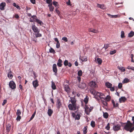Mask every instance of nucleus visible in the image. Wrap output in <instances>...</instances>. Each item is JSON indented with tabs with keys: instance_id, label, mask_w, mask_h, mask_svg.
I'll return each instance as SVG.
<instances>
[{
	"instance_id": "16",
	"label": "nucleus",
	"mask_w": 134,
	"mask_h": 134,
	"mask_svg": "<svg viewBox=\"0 0 134 134\" xmlns=\"http://www.w3.org/2000/svg\"><path fill=\"white\" fill-rule=\"evenodd\" d=\"M6 5L5 3V2H2L0 4V9L1 10H3L4 7Z\"/></svg>"
},
{
	"instance_id": "9",
	"label": "nucleus",
	"mask_w": 134,
	"mask_h": 134,
	"mask_svg": "<svg viewBox=\"0 0 134 134\" xmlns=\"http://www.w3.org/2000/svg\"><path fill=\"white\" fill-rule=\"evenodd\" d=\"M120 128V125L118 124L117 125H114L113 126V129L114 131H118L119 130Z\"/></svg>"
},
{
	"instance_id": "42",
	"label": "nucleus",
	"mask_w": 134,
	"mask_h": 134,
	"mask_svg": "<svg viewBox=\"0 0 134 134\" xmlns=\"http://www.w3.org/2000/svg\"><path fill=\"white\" fill-rule=\"evenodd\" d=\"M13 5L15 7H16L17 9H20V7L18 5H17L15 3H13Z\"/></svg>"
},
{
	"instance_id": "18",
	"label": "nucleus",
	"mask_w": 134,
	"mask_h": 134,
	"mask_svg": "<svg viewBox=\"0 0 134 134\" xmlns=\"http://www.w3.org/2000/svg\"><path fill=\"white\" fill-rule=\"evenodd\" d=\"M105 85L106 87L109 88L111 87L112 86V84L108 82H106Z\"/></svg>"
},
{
	"instance_id": "20",
	"label": "nucleus",
	"mask_w": 134,
	"mask_h": 134,
	"mask_svg": "<svg viewBox=\"0 0 134 134\" xmlns=\"http://www.w3.org/2000/svg\"><path fill=\"white\" fill-rule=\"evenodd\" d=\"M64 88L65 91L67 92H68L70 90V88L68 85H66L64 86Z\"/></svg>"
},
{
	"instance_id": "7",
	"label": "nucleus",
	"mask_w": 134,
	"mask_h": 134,
	"mask_svg": "<svg viewBox=\"0 0 134 134\" xmlns=\"http://www.w3.org/2000/svg\"><path fill=\"white\" fill-rule=\"evenodd\" d=\"M32 29L34 32L36 33L39 32V30L34 25H32Z\"/></svg>"
},
{
	"instance_id": "44",
	"label": "nucleus",
	"mask_w": 134,
	"mask_h": 134,
	"mask_svg": "<svg viewBox=\"0 0 134 134\" xmlns=\"http://www.w3.org/2000/svg\"><path fill=\"white\" fill-rule=\"evenodd\" d=\"M62 40L65 42H67L68 41V39L66 37H63L62 38Z\"/></svg>"
},
{
	"instance_id": "25",
	"label": "nucleus",
	"mask_w": 134,
	"mask_h": 134,
	"mask_svg": "<svg viewBox=\"0 0 134 134\" xmlns=\"http://www.w3.org/2000/svg\"><path fill=\"white\" fill-rule=\"evenodd\" d=\"M129 80L127 78H126L122 81L123 83H126L129 82Z\"/></svg>"
},
{
	"instance_id": "55",
	"label": "nucleus",
	"mask_w": 134,
	"mask_h": 134,
	"mask_svg": "<svg viewBox=\"0 0 134 134\" xmlns=\"http://www.w3.org/2000/svg\"><path fill=\"white\" fill-rule=\"evenodd\" d=\"M52 0H46V3L48 4H51V3H50L51 2H52Z\"/></svg>"
},
{
	"instance_id": "40",
	"label": "nucleus",
	"mask_w": 134,
	"mask_h": 134,
	"mask_svg": "<svg viewBox=\"0 0 134 134\" xmlns=\"http://www.w3.org/2000/svg\"><path fill=\"white\" fill-rule=\"evenodd\" d=\"M78 75L79 76H81L82 75V72L81 70H80L78 71Z\"/></svg>"
},
{
	"instance_id": "5",
	"label": "nucleus",
	"mask_w": 134,
	"mask_h": 134,
	"mask_svg": "<svg viewBox=\"0 0 134 134\" xmlns=\"http://www.w3.org/2000/svg\"><path fill=\"white\" fill-rule=\"evenodd\" d=\"M89 85L92 87L95 88L97 87L95 81H92L89 83Z\"/></svg>"
},
{
	"instance_id": "4",
	"label": "nucleus",
	"mask_w": 134,
	"mask_h": 134,
	"mask_svg": "<svg viewBox=\"0 0 134 134\" xmlns=\"http://www.w3.org/2000/svg\"><path fill=\"white\" fill-rule=\"evenodd\" d=\"M9 85L10 88L12 89H14L16 88L15 84L13 81H11L10 82Z\"/></svg>"
},
{
	"instance_id": "19",
	"label": "nucleus",
	"mask_w": 134,
	"mask_h": 134,
	"mask_svg": "<svg viewBox=\"0 0 134 134\" xmlns=\"http://www.w3.org/2000/svg\"><path fill=\"white\" fill-rule=\"evenodd\" d=\"M80 59L82 62H86L87 60V58L86 57H81L80 58Z\"/></svg>"
},
{
	"instance_id": "8",
	"label": "nucleus",
	"mask_w": 134,
	"mask_h": 134,
	"mask_svg": "<svg viewBox=\"0 0 134 134\" xmlns=\"http://www.w3.org/2000/svg\"><path fill=\"white\" fill-rule=\"evenodd\" d=\"M90 91L91 93L94 95L95 96V97L96 98V96L97 95V93L98 92H96L92 88H91L90 89Z\"/></svg>"
},
{
	"instance_id": "43",
	"label": "nucleus",
	"mask_w": 134,
	"mask_h": 134,
	"mask_svg": "<svg viewBox=\"0 0 134 134\" xmlns=\"http://www.w3.org/2000/svg\"><path fill=\"white\" fill-rule=\"evenodd\" d=\"M110 99V97L108 95L107 96L106 98V101H109Z\"/></svg>"
},
{
	"instance_id": "47",
	"label": "nucleus",
	"mask_w": 134,
	"mask_h": 134,
	"mask_svg": "<svg viewBox=\"0 0 134 134\" xmlns=\"http://www.w3.org/2000/svg\"><path fill=\"white\" fill-rule=\"evenodd\" d=\"M116 51L115 50H114V51H111L110 52V54L111 55H112L115 53H116Z\"/></svg>"
},
{
	"instance_id": "50",
	"label": "nucleus",
	"mask_w": 134,
	"mask_h": 134,
	"mask_svg": "<svg viewBox=\"0 0 134 134\" xmlns=\"http://www.w3.org/2000/svg\"><path fill=\"white\" fill-rule=\"evenodd\" d=\"M109 47V45L108 44H104V47L103 48H104L105 49H107Z\"/></svg>"
},
{
	"instance_id": "62",
	"label": "nucleus",
	"mask_w": 134,
	"mask_h": 134,
	"mask_svg": "<svg viewBox=\"0 0 134 134\" xmlns=\"http://www.w3.org/2000/svg\"><path fill=\"white\" fill-rule=\"evenodd\" d=\"M30 1L33 4H35V0H30Z\"/></svg>"
},
{
	"instance_id": "21",
	"label": "nucleus",
	"mask_w": 134,
	"mask_h": 134,
	"mask_svg": "<svg viewBox=\"0 0 134 134\" xmlns=\"http://www.w3.org/2000/svg\"><path fill=\"white\" fill-rule=\"evenodd\" d=\"M80 113H77L76 115L75 119L79 120L80 119Z\"/></svg>"
},
{
	"instance_id": "33",
	"label": "nucleus",
	"mask_w": 134,
	"mask_h": 134,
	"mask_svg": "<svg viewBox=\"0 0 134 134\" xmlns=\"http://www.w3.org/2000/svg\"><path fill=\"white\" fill-rule=\"evenodd\" d=\"M49 52L51 53H52L53 54H54L55 53V51L52 48H51L49 49Z\"/></svg>"
},
{
	"instance_id": "11",
	"label": "nucleus",
	"mask_w": 134,
	"mask_h": 134,
	"mask_svg": "<svg viewBox=\"0 0 134 134\" xmlns=\"http://www.w3.org/2000/svg\"><path fill=\"white\" fill-rule=\"evenodd\" d=\"M53 71L55 73V75H56L57 71V65L55 64H54L53 65Z\"/></svg>"
},
{
	"instance_id": "35",
	"label": "nucleus",
	"mask_w": 134,
	"mask_h": 134,
	"mask_svg": "<svg viewBox=\"0 0 134 134\" xmlns=\"http://www.w3.org/2000/svg\"><path fill=\"white\" fill-rule=\"evenodd\" d=\"M11 127V125L9 124H8L7 125V130L8 131H9Z\"/></svg>"
},
{
	"instance_id": "46",
	"label": "nucleus",
	"mask_w": 134,
	"mask_h": 134,
	"mask_svg": "<svg viewBox=\"0 0 134 134\" xmlns=\"http://www.w3.org/2000/svg\"><path fill=\"white\" fill-rule=\"evenodd\" d=\"M53 4L55 7H57L58 5V3L57 2L54 1L53 2Z\"/></svg>"
},
{
	"instance_id": "60",
	"label": "nucleus",
	"mask_w": 134,
	"mask_h": 134,
	"mask_svg": "<svg viewBox=\"0 0 134 134\" xmlns=\"http://www.w3.org/2000/svg\"><path fill=\"white\" fill-rule=\"evenodd\" d=\"M110 91H113L115 90V88L113 87H110Z\"/></svg>"
},
{
	"instance_id": "53",
	"label": "nucleus",
	"mask_w": 134,
	"mask_h": 134,
	"mask_svg": "<svg viewBox=\"0 0 134 134\" xmlns=\"http://www.w3.org/2000/svg\"><path fill=\"white\" fill-rule=\"evenodd\" d=\"M122 87V84L121 83H119L118 85V87L119 88L121 89Z\"/></svg>"
},
{
	"instance_id": "14",
	"label": "nucleus",
	"mask_w": 134,
	"mask_h": 134,
	"mask_svg": "<svg viewBox=\"0 0 134 134\" xmlns=\"http://www.w3.org/2000/svg\"><path fill=\"white\" fill-rule=\"evenodd\" d=\"M32 84L34 87L36 88L38 85V81L36 80L34 81H33L32 82Z\"/></svg>"
},
{
	"instance_id": "39",
	"label": "nucleus",
	"mask_w": 134,
	"mask_h": 134,
	"mask_svg": "<svg viewBox=\"0 0 134 134\" xmlns=\"http://www.w3.org/2000/svg\"><path fill=\"white\" fill-rule=\"evenodd\" d=\"M21 114V112L20 110L19 109L17 110L16 113V115H20Z\"/></svg>"
},
{
	"instance_id": "64",
	"label": "nucleus",
	"mask_w": 134,
	"mask_h": 134,
	"mask_svg": "<svg viewBox=\"0 0 134 134\" xmlns=\"http://www.w3.org/2000/svg\"><path fill=\"white\" fill-rule=\"evenodd\" d=\"M34 116L33 115H32L31 117L30 118V120H29V121H30L32 119L34 118Z\"/></svg>"
},
{
	"instance_id": "48",
	"label": "nucleus",
	"mask_w": 134,
	"mask_h": 134,
	"mask_svg": "<svg viewBox=\"0 0 134 134\" xmlns=\"http://www.w3.org/2000/svg\"><path fill=\"white\" fill-rule=\"evenodd\" d=\"M110 124L109 123H108L107 126L105 127V129L107 130H109L110 129Z\"/></svg>"
},
{
	"instance_id": "22",
	"label": "nucleus",
	"mask_w": 134,
	"mask_h": 134,
	"mask_svg": "<svg viewBox=\"0 0 134 134\" xmlns=\"http://www.w3.org/2000/svg\"><path fill=\"white\" fill-rule=\"evenodd\" d=\"M62 60L60 59H59L58 62L57 63V65L59 67H61L62 65Z\"/></svg>"
},
{
	"instance_id": "54",
	"label": "nucleus",
	"mask_w": 134,
	"mask_h": 134,
	"mask_svg": "<svg viewBox=\"0 0 134 134\" xmlns=\"http://www.w3.org/2000/svg\"><path fill=\"white\" fill-rule=\"evenodd\" d=\"M127 68L129 69H131L133 70H134V67H131L130 66H128Z\"/></svg>"
},
{
	"instance_id": "6",
	"label": "nucleus",
	"mask_w": 134,
	"mask_h": 134,
	"mask_svg": "<svg viewBox=\"0 0 134 134\" xmlns=\"http://www.w3.org/2000/svg\"><path fill=\"white\" fill-rule=\"evenodd\" d=\"M97 96H98L102 100L104 99L105 98L104 95L102 93H97Z\"/></svg>"
},
{
	"instance_id": "3",
	"label": "nucleus",
	"mask_w": 134,
	"mask_h": 134,
	"mask_svg": "<svg viewBox=\"0 0 134 134\" xmlns=\"http://www.w3.org/2000/svg\"><path fill=\"white\" fill-rule=\"evenodd\" d=\"M92 107H90V105H85V111L87 114H89V113L93 109Z\"/></svg>"
},
{
	"instance_id": "29",
	"label": "nucleus",
	"mask_w": 134,
	"mask_h": 134,
	"mask_svg": "<svg viewBox=\"0 0 134 134\" xmlns=\"http://www.w3.org/2000/svg\"><path fill=\"white\" fill-rule=\"evenodd\" d=\"M52 88L53 90L56 89V87L54 82H52Z\"/></svg>"
},
{
	"instance_id": "37",
	"label": "nucleus",
	"mask_w": 134,
	"mask_h": 134,
	"mask_svg": "<svg viewBox=\"0 0 134 134\" xmlns=\"http://www.w3.org/2000/svg\"><path fill=\"white\" fill-rule=\"evenodd\" d=\"M91 126L94 127L95 126V122L93 121H92L91 123Z\"/></svg>"
},
{
	"instance_id": "17",
	"label": "nucleus",
	"mask_w": 134,
	"mask_h": 134,
	"mask_svg": "<svg viewBox=\"0 0 134 134\" xmlns=\"http://www.w3.org/2000/svg\"><path fill=\"white\" fill-rule=\"evenodd\" d=\"M48 6L49 7L50 11L52 12L53 11L54 8L52 6V4L51 3V4H48Z\"/></svg>"
},
{
	"instance_id": "28",
	"label": "nucleus",
	"mask_w": 134,
	"mask_h": 134,
	"mask_svg": "<svg viewBox=\"0 0 134 134\" xmlns=\"http://www.w3.org/2000/svg\"><path fill=\"white\" fill-rule=\"evenodd\" d=\"M97 61L99 65L101 64L102 62V59L100 58H97Z\"/></svg>"
},
{
	"instance_id": "34",
	"label": "nucleus",
	"mask_w": 134,
	"mask_h": 134,
	"mask_svg": "<svg viewBox=\"0 0 134 134\" xmlns=\"http://www.w3.org/2000/svg\"><path fill=\"white\" fill-rule=\"evenodd\" d=\"M37 33L35 34V36L36 37H40L42 36L41 34L39 33V32H36Z\"/></svg>"
},
{
	"instance_id": "38",
	"label": "nucleus",
	"mask_w": 134,
	"mask_h": 134,
	"mask_svg": "<svg viewBox=\"0 0 134 134\" xmlns=\"http://www.w3.org/2000/svg\"><path fill=\"white\" fill-rule=\"evenodd\" d=\"M8 76L9 79H11L13 77V75L10 73L9 72L8 74Z\"/></svg>"
},
{
	"instance_id": "58",
	"label": "nucleus",
	"mask_w": 134,
	"mask_h": 134,
	"mask_svg": "<svg viewBox=\"0 0 134 134\" xmlns=\"http://www.w3.org/2000/svg\"><path fill=\"white\" fill-rule=\"evenodd\" d=\"M7 102V100H4L2 103V105L3 106Z\"/></svg>"
},
{
	"instance_id": "31",
	"label": "nucleus",
	"mask_w": 134,
	"mask_h": 134,
	"mask_svg": "<svg viewBox=\"0 0 134 134\" xmlns=\"http://www.w3.org/2000/svg\"><path fill=\"white\" fill-rule=\"evenodd\" d=\"M35 16H32L31 18H30V21L31 22H33L35 20H36L35 18Z\"/></svg>"
},
{
	"instance_id": "2",
	"label": "nucleus",
	"mask_w": 134,
	"mask_h": 134,
	"mask_svg": "<svg viewBox=\"0 0 134 134\" xmlns=\"http://www.w3.org/2000/svg\"><path fill=\"white\" fill-rule=\"evenodd\" d=\"M124 129L130 132H132L134 130L133 124L131 123L130 121H127V122L124 127Z\"/></svg>"
},
{
	"instance_id": "1",
	"label": "nucleus",
	"mask_w": 134,
	"mask_h": 134,
	"mask_svg": "<svg viewBox=\"0 0 134 134\" xmlns=\"http://www.w3.org/2000/svg\"><path fill=\"white\" fill-rule=\"evenodd\" d=\"M70 100L69 101L71 103L69 104L68 105L69 110H75L78 109L79 107L76 104V100L75 97H70Z\"/></svg>"
},
{
	"instance_id": "61",
	"label": "nucleus",
	"mask_w": 134,
	"mask_h": 134,
	"mask_svg": "<svg viewBox=\"0 0 134 134\" xmlns=\"http://www.w3.org/2000/svg\"><path fill=\"white\" fill-rule=\"evenodd\" d=\"M66 3L68 5H70V0H68V1L66 2Z\"/></svg>"
},
{
	"instance_id": "59",
	"label": "nucleus",
	"mask_w": 134,
	"mask_h": 134,
	"mask_svg": "<svg viewBox=\"0 0 134 134\" xmlns=\"http://www.w3.org/2000/svg\"><path fill=\"white\" fill-rule=\"evenodd\" d=\"M103 104L105 106H107V103L106 101H103Z\"/></svg>"
},
{
	"instance_id": "30",
	"label": "nucleus",
	"mask_w": 134,
	"mask_h": 134,
	"mask_svg": "<svg viewBox=\"0 0 134 134\" xmlns=\"http://www.w3.org/2000/svg\"><path fill=\"white\" fill-rule=\"evenodd\" d=\"M134 35V32L131 31L128 34L129 37H132Z\"/></svg>"
},
{
	"instance_id": "10",
	"label": "nucleus",
	"mask_w": 134,
	"mask_h": 134,
	"mask_svg": "<svg viewBox=\"0 0 134 134\" xmlns=\"http://www.w3.org/2000/svg\"><path fill=\"white\" fill-rule=\"evenodd\" d=\"M107 15L108 16L111 18H119L120 16L119 15H111L109 14H107Z\"/></svg>"
},
{
	"instance_id": "27",
	"label": "nucleus",
	"mask_w": 134,
	"mask_h": 134,
	"mask_svg": "<svg viewBox=\"0 0 134 134\" xmlns=\"http://www.w3.org/2000/svg\"><path fill=\"white\" fill-rule=\"evenodd\" d=\"M118 68L122 72H124L125 70V68L123 67H118Z\"/></svg>"
},
{
	"instance_id": "32",
	"label": "nucleus",
	"mask_w": 134,
	"mask_h": 134,
	"mask_svg": "<svg viewBox=\"0 0 134 134\" xmlns=\"http://www.w3.org/2000/svg\"><path fill=\"white\" fill-rule=\"evenodd\" d=\"M88 100V97L87 96H86V97L85 98L84 102H85V104H86Z\"/></svg>"
},
{
	"instance_id": "63",
	"label": "nucleus",
	"mask_w": 134,
	"mask_h": 134,
	"mask_svg": "<svg viewBox=\"0 0 134 134\" xmlns=\"http://www.w3.org/2000/svg\"><path fill=\"white\" fill-rule=\"evenodd\" d=\"M77 80L78 81H79V82H80L81 81V77H80L78 76L77 77Z\"/></svg>"
},
{
	"instance_id": "24",
	"label": "nucleus",
	"mask_w": 134,
	"mask_h": 134,
	"mask_svg": "<svg viewBox=\"0 0 134 134\" xmlns=\"http://www.w3.org/2000/svg\"><path fill=\"white\" fill-rule=\"evenodd\" d=\"M103 116L104 118L105 119H107L108 118V114L107 113L105 112L103 113Z\"/></svg>"
},
{
	"instance_id": "23",
	"label": "nucleus",
	"mask_w": 134,
	"mask_h": 134,
	"mask_svg": "<svg viewBox=\"0 0 134 134\" xmlns=\"http://www.w3.org/2000/svg\"><path fill=\"white\" fill-rule=\"evenodd\" d=\"M53 111L50 109H49L48 110V114L49 116H51L53 113Z\"/></svg>"
},
{
	"instance_id": "56",
	"label": "nucleus",
	"mask_w": 134,
	"mask_h": 134,
	"mask_svg": "<svg viewBox=\"0 0 134 134\" xmlns=\"http://www.w3.org/2000/svg\"><path fill=\"white\" fill-rule=\"evenodd\" d=\"M92 31V32H93L94 33H98V31L96 30H95L93 29V30L92 31Z\"/></svg>"
},
{
	"instance_id": "41",
	"label": "nucleus",
	"mask_w": 134,
	"mask_h": 134,
	"mask_svg": "<svg viewBox=\"0 0 134 134\" xmlns=\"http://www.w3.org/2000/svg\"><path fill=\"white\" fill-rule=\"evenodd\" d=\"M87 132V129L86 127H85L83 129V133L86 134Z\"/></svg>"
},
{
	"instance_id": "12",
	"label": "nucleus",
	"mask_w": 134,
	"mask_h": 134,
	"mask_svg": "<svg viewBox=\"0 0 134 134\" xmlns=\"http://www.w3.org/2000/svg\"><path fill=\"white\" fill-rule=\"evenodd\" d=\"M56 105L58 109H59L62 106V103L59 99H58Z\"/></svg>"
},
{
	"instance_id": "36",
	"label": "nucleus",
	"mask_w": 134,
	"mask_h": 134,
	"mask_svg": "<svg viewBox=\"0 0 134 134\" xmlns=\"http://www.w3.org/2000/svg\"><path fill=\"white\" fill-rule=\"evenodd\" d=\"M36 21L39 24H40V25H42L43 24V23L42 21L38 19H36Z\"/></svg>"
},
{
	"instance_id": "51",
	"label": "nucleus",
	"mask_w": 134,
	"mask_h": 134,
	"mask_svg": "<svg viewBox=\"0 0 134 134\" xmlns=\"http://www.w3.org/2000/svg\"><path fill=\"white\" fill-rule=\"evenodd\" d=\"M60 47V44L59 42L57 43L56 45V47L57 48H58Z\"/></svg>"
},
{
	"instance_id": "49",
	"label": "nucleus",
	"mask_w": 134,
	"mask_h": 134,
	"mask_svg": "<svg viewBox=\"0 0 134 134\" xmlns=\"http://www.w3.org/2000/svg\"><path fill=\"white\" fill-rule=\"evenodd\" d=\"M21 118V117L20 115H17V116L16 118V120L17 121H20Z\"/></svg>"
},
{
	"instance_id": "13",
	"label": "nucleus",
	"mask_w": 134,
	"mask_h": 134,
	"mask_svg": "<svg viewBox=\"0 0 134 134\" xmlns=\"http://www.w3.org/2000/svg\"><path fill=\"white\" fill-rule=\"evenodd\" d=\"M126 100V98L125 97H122L119 98V100L120 102L121 103L125 102Z\"/></svg>"
},
{
	"instance_id": "52",
	"label": "nucleus",
	"mask_w": 134,
	"mask_h": 134,
	"mask_svg": "<svg viewBox=\"0 0 134 134\" xmlns=\"http://www.w3.org/2000/svg\"><path fill=\"white\" fill-rule=\"evenodd\" d=\"M68 60H65L64 62V65L65 66L67 65H68Z\"/></svg>"
},
{
	"instance_id": "26",
	"label": "nucleus",
	"mask_w": 134,
	"mask_h": 134,
	"mask_svg": "<svg viewBox=\"0 0 134 134\" xmlns=\"http://www.w3.org/2000/svg\"><path fill=\"white\" fill-rule=\"evenodd\" d=\"M112 103L113 104V106L114 107H117L118 106V103H116V104L115 103V101L114 100H112Z\"/></svg>"
},
{
	"instance_id": "15",
	"label": "nucleus",
	"mask_w": 134,
	"mask_h": 134,
	"mask_svg": "<svg viewBox=\"0 0 134 134\" xmlns=\"http://www.w3.org/2000/svg\"><path fill=\"white\" fill-rule=\"evenodd\" d=\"M86 87V85L84 83H80L79 86V87L81 88L84 89Z\"/></svg>"
},
{
	"instance_id": "57",
	"label": "nucleus",
	"mask_w": 134,
	"mask_h": 134,
	"mask_svg": "<svg viewBox=\"0 0 134 134\" xmlns=\"http://www.w3.org/2000/svg\"><path fill=\"white\" fill-rule=\"evenodd\" d=\"M100 8H101V9H105V7L104 6V5H103V4H102Z\"/></svg>"
},
{
	"instance_id": "45",
	"label": "nucleus",
	"mask_w": 134,
	"mask_h": 134,
	"mask_svg": "<svg viewBox=\"0 0 134 134\" xmlns=\"http://www.w3.org/2000/svg\"><path fill=\"white\" fill-rule=\"evenodd\" d=\"M125 37L124 36V32L123 31H121V38H122L124 37Z\"/></svg>"
}]
</instances>
